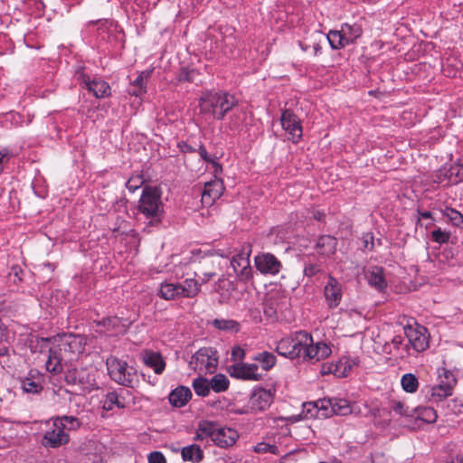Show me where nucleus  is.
<instances>
[{"mask_svg": "<svg viewBox=\"0 0 463 463\" xmlns=\"http://www.w3.org/2000/svg\"><path fill=\"white\" fill-rule=\"evenodd\" d=\"M255 360L259 361L261 364L262 368L266 371L272 368L276 364L275 355L269 352L260 354L255 357Z\"/></svg>", "mask_w": 463, "mask_h": 463, "instance_id": "46", "label": "nucleus"}, {"mask_svg": "<svg viewBox=\"0 0 463 463\" xmlns=\"http://www.w3.org/2000/svg\"><path fill=\"white\" fill-rule=\"evenodd\" d=\"M273 398L274 393L271 390L256 389L250 398V408L257 411H265L273 402Z\"/></svg>", "mask_w": 463, "mask_h": 463, "instance_id": "13", "label": "nucleus"}, {"mask_svg": "<svg viewBox=\"0 0 463 463\" xmlns=\"http://www.w3.org/2000/svg\"><path fill=\"white\" fill-rule=\"evenodd\" d=\"M431 239L439 244L449 242L450 239V232L442 231L439 227L431 232Z\"/></svg>", "mask_w": 463, "mask_h": 463, "instance_id": "48", "label": "nucleus"}, {"mask_svg": "<svg viewBox=\"0 0 463 463\" xmlns=\"http://www.w3.org/2000/svg\"><path fill=\"white\" fill-rule=\"evenodd\" d=\"M414 416L427 423H433L438 418L436 411L431 407L414 408L413 417Z\"/></svg>", "mask_w": 463, "mask_h": 463, "instance_id": "30", "label": "nucleus"}, {"mask_svg": "<svg viewBox=\"0 0 463 463\" xmlns=\"http://www.w3.org/2000/svg\"><path fill=\"white\" fill-rule=\"evenodd\" d=\"M369 284L379 291H383L387 287V282L383 276V269L380 267H374L367 276Z\"/></svg>", "mask_w": 463, "mask_h": 463, "instance_id": "22", "label": "nucleus"}, {"mask_svg": "<svg viewBox=\"0 0 463 463\" xmlns=\"http://www.w3.org/2000/svg\"><path fill=\"white\" fill-rule=\"evenodd\" d=\"M454 388H449L445 383L439 382V384L431 388L430 397L434 402H440L452 395Z\"/></svg>", "mask_w": 463, "mask_h": 463, "instance_id": "31", "label": "nucleus"}, {"mask_svg": "<svg viewBox=\"0 0 463 463\" xmlns=\"http://www.w3.org/2000/svg\"><path fill=\"white\" fill-rule=\"evenodd\" d=\"M324 294L326 301L330 308L336 307L342 299V285L332 276L325 286Z\"/></svg>", "mask_w": 463, "mask_h": 463, "instance_id": "12", "label": "nucleus"}, {"mask_svg": "<svg viewBox=\"0 0 463 463\" xmlns=\"http://www.w3.org/2000/svg\"><path fill=\"white\" fill-rule=\"evenodd\" d=\"M402 389L407 392H415L419 387L417 377L412 373H406L402 377L401 381Z\"/></svg>", "mask_w": 463, "mask_h": 463, "instance_id": "39", "label": "nucleus"}, {"mask_svg": "<svg viewBox=\"0 0 463 463\" xmlns=\"http://www.w3.org/2000/svg\"><path fill=\"white\" fill-rule=\"evenodd\" d=\"M143 362L146 365L153 368L156 374H160L165 368V362L159 353L153 351H145L143 354Z\"/></svg>", "mask_w": 463, "mask_h": 463, "instance_id": "20", "label": "nucleus"}, {"mask_svg": "<svg viewBox=\"0 0 463 463\" xmlns=\"http://www.w3.org/2000/svg\"><path fill=\"white\" fill-rule=\"evenodd\" d=\"M245 119V113L243 111H240L239 113H235L231 117L230 122L228 123V128L232 133L240 132L242 128V122Z\"/></svg>", "mask_w": 463, "mask_h": 463, "instance_id": "45", "label": "nucleus"}, {"mask_svg": "<svg viewBox=\"0 0 463 463\" xmlns=\"http://www.w3.org/2000/svg\"><path fill=\"white\" fill-rule=\"evenodd\" d=\"M303 360L319 361L329 356L331 354L330 347L324 343L309 344L303 348Z\"/></svg>", "mask_w": 463, "mask_h": 463, "instance_id": "15", "label": "nucleus"}, {"mask_svg": "<svg viewBox=\"0 0 463 463\" xmlns=\"http://www.w3.org/2000/svg\"><path fill=\"white\" fill-rule=\"evenodd\" d=\"M264 313L269 316V317H273L276 315V310L275 308L272 307V303L271 304H267L265 308H264Z\"/></svg>", "mask_w": 463, "mask_h": 463, "instance_id": "64", "label": "nucleus"}, {"mask_svg": "<svg viewBox=\"0 0 463 463\" xmlns=\"http://www.w3.org/2000/svg\"><path fill=\"white\" fill-rule=\"evenodd\" d=\"M257 370L255 364H238L230 368V374L238 379L259 381L261 375L256 373Z\"/></svg>", "mask_w": 463, "mask_h": 463, "instance_id": "14", "label": "nucleus"}, {"mask_svg": "<svg viewBox=\"0 0 463 463\" xmlns=\"http://www.w3.org/2000/svg\"><path fill=\"white\" fill-rule=\"evenodd\" d=\"M250 250L249 248L247 249V250L243 249L241 252L232 257L231 260V265L235 272L239 271L241 269H242V267L248 266V264L250 263Z\"/></svg>", "mask_w": 463, "mask_h": 463, "instance_id": "32", "label": "nucleus"}, {"mask_svg": "<svg viewBox=\"0 0 463 463\" xmlns=\"http://www.w3.org/2000/svg\"><path fill=\"white\" fill-rule=\"evenodd\" d=\"M337 247V241L335 237L330 235H322L318 238L316 245L317 252L321 255L330 256L333 255Z\"/></svg>", "mask_w": 463, "mask_h": 463, "instance_id": "21", "label": "nucleus"}, {"mask_svg": "<svg viewBox=\"0 0 463 463\" xmlns=\"http://www.w3.org/2000/svg\"><path fill=\"white\" fill-rule=\"evenodd\" d=\"M190 364L195 370L212 373L218 364L217 351L213 347H202L192 356Z\"/></svg>", "mask_w": 463, "mask_h": 463, "instance_id": "6", "label": "nucleus"}, {"mask_svg": "<svg viewBox=\"0 0 463 463\" xmlns=\"http://www.w3.org/2000/svg\"><path fill=\"white\" fill-rule=\"evenodd\" d=\"M319 36L322 39H326L330 46L334 50L341 49L347 45L345 43L342 29L340 31H330L326 36H324L322 34H319Z\"/></svg>", "mask_w": 463, "mask_h": 463, "instance_id": "26", "label": "nucleus"}, {"mask_svg": "<svg viewBox=\"0 0 463 463\" xmlns=\"http://www.w3.org/2000/svg\"><path fill=\"white\" fill-rule=\"evenodd\" d=\"M21 387L24 392L39 393L43 390L42 384L33 377H25L21 380Z\"/></svg>", "mask_w": 463, "mask_h": 463, "instance_id": "37", "label": "nucleus"}, {"mask_svg": "<svg viewBox=\"0 0 463 463\" xmlns=\"http://www.w3.org/2000/svg\"><path fill=\"white\" fill-rule=\"evenodd\" d=\"M239 438L238 432L231 428H221L219 426L214 439V444L220 448L232 447Z\"/></svg>", "mask_w": 463, "mask_h": 463, "instance_id": "17", "label": "nucleus"}, {"mask_svg": "<svg viewBox=\"0 0 463 463\" xmlns=\"http://www.w3.org/2000/svg\"><path fill=\"white\" fill-rule=\"evenodd\" d=\"M341 29L347 45L354 43L362 35V28L358 24H344Z\"/></svg>", "mask_w": 463, "mask_h": 463, "instance_id": "27", "label": "nucleus"}, {"mask_svg": "<svg viewBox=\"0 0 463 463\" xmlns=\"http://www.w3.org/2000/svg\"><path fill=\"white\" fill-rule=\"evenodd\" d=\"M303 413L306 418H320L316 402L304 403Z\"/></svg>", "mask_w": 463, "mask_h": 463, "instance_id": "49", "label": "nucleus"}, {"mask_svg": "<svg viewBox=\"0 0 463 463\" xmlns=\"http://www.w3.org/2000/svg\"><path fill=\"white\" fill-rule=\"evenodd\" d=\"M236 274L241 280L245 282L249 281L252 278V269L250 263L247 267H242V269L237 271Z\"/></svg>", "mask_w": 463, "mask_h": 463, "instance_id": "53", "label": "nucleus"}, {"mask_svg": "<svg viewBox=\"0 0 463 463\" xmlns=\"http://www.w3.org/2000/svg\"><path fill=\"white\" fill-rule=\"evenodd\" d=\"M64 380L68 385L76 386L80 391H90L92 378L86 368H68Z\"/></svg>", "mask_w": 463, "mask_h": 463, "instance_id": "7", "label": "nucleus"}, {"mask_svg": "<svg viewBox=\"0 0 463 463\" xmlns=\"http://www.w3.org/2000/svg\"><path fill=\"white\" fill-rule=\"evenodd\" d=\"M351 368V364H347V363L340 361L338 364H334V374L337 377H345L348 375Z\"/></svg>", "mask_w": 463, "mask_h": 463, "instance_id": "50", "label": "nucleus"}, {"mask_svg": "<svg viewBox=\"0 0 463 463\" xmlns=\"http://www.w3.org/2000/svg\"><path fill=\"white\" fill-rule=\"evenodd\" d=\"M402 343H403V338L401 335H395L392 339V342H391V344L393 345V347L396 348L397 350L400 348V346L402 345Z\"/></svg>", "mask_w": 463, "mask_h": 463, "instance_id": "63", "label": "nucleus"}, {"mask_svg": "<svg viewBox=\"0 0 463 463\" xmlns=\"http://www.w3.org/2000/svg\"><path fill=\"white\" fill-rule=\"evenodd\" d=\"M238 101L234 96L227 92H206L200 98L199 109L201 113H212L218 120H222Z\"/></svg>", "mask_w": 463, "mask_h": 463, "instance_id": "2", "label": "nucleus"}, {"mask_svg": "<svg viewBox=\"0 0 463 463\" xmlns=\"http://www.w3.org/2000/svg\"><path fill=\"white\" fill-rule=\"evenodd\" d=\"M193 388L197 395L205 397L210 392L211 385L206 378L198 377L194 380Z\"/></svg>", "mask_w": 463, "mask_h": 463, "instance_id": "36", "label": "nucleus"}, {"mask_svg": "<svg viewBox=\"0 0 463 463\" xmlns=\"http://www.w3.org/2000/svg\"><path fill=\"white\" fill-rule=\"evenodd\" d=\"M222 190L223 185L221 180H214L206 183L202 193V202L203 203L212 204L222 195Z\"/></svg>", "mask_w": 463, "mask_h": 463, "instance_id": "18", "label": "nucleus"}, {"mask_svg": "<svg viewBox=\"0 0 463 463\" xmlns=\"http://www.w3.org/2000/svg\"><path fill=\"white\" fill-rule=\"evenodd\" d=\"M282 128L289 135V139L294 143H298L302 137V127L298 117L290 110L286 109L281 115Z\"/></svg>", "mask_w": 463, "mask_h": 463, "instance_id": "11", "label": "nucleus"}, {"mask_svg": "<svg viewBox=\"0 0 463 463\" xmlns=\"http://www.w3.org/2000/svg\"><path fill=\"white\" fill-rule=\"evenodd\" d=\"M60 343L57 348H50V355L46 361V369L52 373H60L64 365L76 360L87 345L86 338L80 335H58Z\"/></svg>", "mask_w": 463, "mask_h": 463, "instance_id": "1", "label": "nucleus"}, {"mask_svg": "<svg viewBox=\"0 0 463 463\" xmlns=\"http://www.w3.org/2000/svg\"><path fill=\"white\" fill-rule=\"evenodd\" d=\"M181 298H193L200 290L199 284L195 279H185L183 284L179 283Z\"/></svg>", "mask_w": 463, "mask_h": 463, "instance_id": "28", "label": "nucleus"}, {"mask_svg": "<svg viewBox=\"0 0 463 463\" xmlns=\"http://www.w3.org/2000/svg\"><path fill=\"white\" fill-rule=\"evenodd\" d=\"M98 325L104 326L107 330H117L118 332H125L126 328L121 324V319L117 317H106L100 320Z\"/></svg>", "mask_w": 463, "mask_h": 463, "instance_id": "38", "label": "nucleus"}, {"mask_svg": "<svg viewBox=\"0 0 463 463\" xmlns=\"http://www.w3.org/2000/svg\"><path fill=\"white\" fill-rule=\"evenodd\" d=\"M182 458L184 461L199 463L203 458V452L198 445L193 444L183 448Z\"/></svg>", "mask_w": 463, "mask_h": 463, "instance_id": "24", "label": "nucleus"}, {"mask_svg": "<svg viewBox=\"0 0 463 463\" xmlns=\"http://www.w3.org/2000/svg\"><path fill=\"white\" fill-rule=\"evenodd\" d=\"M312 344V336L307 332H297L293 336L281 339L277 345V353L284 357L295 359L302 357L303 348Z\"/></svg>", "mask_w": 463, "mask_h": 463, "instance_id": "4", "label": "nucleus"}, {"mask_svg": "<svg viewBox=\"0 0 463 463\" xmlns=\"http://www.w3.org/2000/svg\"><path fill=\"white\" fill-rule=\"evenodd\" d=\"M256 269L264 275H277L281 268V262L271 253H260L255 259Z\"/></svg>", "mask_w": 463, "mask_h": 463, "instance_id": "10", "label": "nucleus"}, {"mask_svg": "<svg viewBox=\"0 0 463 463\" xmlns=\"http://www.w3.org/2000/svg\"><path fill=\"white\" fill-rule=\"evenodd\" d=\"M192 398V392L188 387L179 386L169 394V402L176 408L184 407Z\"/></svg>", "mask_w": 463, "mask_h": 463, "instance_id": "19", "label": "nucleus"}, {"mask_svg": "<svg viewBox=\"0 0 463 463\" xmlns=\"http://www.w3.org/2000/svg\"><path fill=\"white\" fill-rule=\"evenodd\" d=\"M106 365L112 380L124 386H133V375L136 373L133 367H128L126 362L115 356L107 358Z\"/></svg>", "mask_w": 463, "mask_h": 463, "instance_id": "5", "label": "nucleus"}, {"mask_svg": "<svg viewBox=\"0 0 463 463\" xmlns=\"http://www.w3.org/2000/svg\"><path fill=\"white\" fill-rule=\"evenodd\" d=\"M320 271L317 264H307L304 269V274L307 277H313Z\"/></svg>", "mask_w": 463, "mask_h": 463, "instance_id": "56", "label": "nucleus"}, {"mask_svg": "<svg viewBox=\"0 0 463 463\" xmlns=\"http://www.w3.org/2000/svg\"><path fill=\"white\" fill-rule=\"evenodd\" d=\"M198 75L197 71L194 70H189L187 68L182 69L178 80L180 81H188L193 82L195 80V77Z\"/></svg>", "mask_w": 463, "mask_h": 463, "instance_id": "51", "label": "nucleus"}, {"mask_svg": "<svg viewBox=\"0 0 463 463\" xmlns=\"http://www.w3.org/2000/svg\"><path fill=\"white\" fill-rule=\"evenodd\" d=\"M390 409L401 416L413 417V409L409 410V408L405 407L404 403L402 402L392 401L390 402Z\"/></svg>", "mask_w": 463, "mask_h": 463, "instance_id": "47", "label": "nucleus"}, {"mask_svg": "<svg viewBox=\"0 0 463 463\" xmlns=\"http://www.w3.org/2000/svg\"><path fill=\"white\" fill-rule=\"evenodd\" d=\"M57 342V336L49 338V337H41L35 340L33 344L32 342L31 348L33 349L34 352L39 351L43 353L44 351H48L50 353V348H57V346H51V344H54Z\"/></svg>", "mask_w": 463, "mask_h": 463, "instance_id": "34", "label": "nucleus"}, {"mask_svg": "<svg viewBox=\"0 0 463 463\" xmlns=\"http://www.w3.org/2000/svg\"><path fill=\"white\" fill-rule=\"evenodd\" d=\"M213 325L220 330H228L238 332L240 330V324L231 319H214Z\"/></svg>", "mask_w": 463, "mask_h": 463, "instance_id": "44", "label": "nucleus"}, {"mask_svg": "<svg viewBox=\"0 0 463 463\" xmlns=\"http://www.w3.org/2000/svg\"><path fill=\"white\" fill-rule=\"evenodd\" d=\"M198 153L203 160H204L207 163L213 162V159L212 156H209L206 148L204 146L201 145L198 149Z\"/></svg>", "mask_w": 463, "mask_h": 463, "instance_id": "59", "label": "nucleus"}, {"mask_svg": "<svg viewBox=\"0 0 463 463\" xmlns=\"http://www.w3.org/2000/svg\"><path fill=\"white\" fill-rule=\"evenodd\" d=\"M439 382L445 383L449 388H454L457 385L458 380L453 373L446 368L439 369Z\"/></svg>", "mask_w": 463, "mask_h": 463, "instance_id": "43", "label": "nucleus"}, {"mask_svg": "<svg viewBox=\"0 0 463 463\" xmlns=\"http://www.w3.org/2000/svg\"><path fill=\"white\" fill-rule=\"evenodd\" d=\"M178 146H179V148L181 149V151L183 153H194V152H195V149L192 146H190L189 144H187L186 142H184V141L180 142L178 144Z\"/></svg>", "mask_w": 463, "mask_h": 463, "instance_id": "61", "label": "nucleus"}, {"mask_svg": "<svg viewBox=\"0 0 463 463\" xmlns=\"http://www.w3.org/2000/svg\"><path fill=\"white\" fill-rule=\"evenodd\" d=\"M60 425L61 423L65 424V428L69 426L70 429H78L80 426V421L78 418L73 416H63L60 420H57Z\"/></svg>", "mask_w": 463, "mask_h": 463, "instance_id": "52", "label": "nucleus"}, {"mask_svg": "<svg viewBox=\"0 0 463 463\" xmlns=\"http://www.w3.org/2000/svg\"><path fill=\"white\" fill-rule=\"evenodd\" d=\"M115 406L118 408L125 407L123 402L118 399L117 392H110L106 395L102 407L106 411H111Z\"/></svg>", "mask_w": 463, "mask_h": 463, "instance_id": "41", "label": "nucleus"}, {"mask_svg": "<svg viewBox=\"0 0 463 463\" xmlns=\"http://www.w3.org/2000/svg\"><path fill=\"white\" fill-rule=\"evenodd\" d=\"M65 424L60 425L58 421H54L53 428L45 432L42 444L45 448H58L67 444L70 440L69 434L65 432Z\"/></svg>", "mask_w": 463, "mask_h": 463, "instance_id": "8", "label": "nucleus"}, {"mask_svg": "<svg viewBox=\"0 0 463 463\" xmlns=\"http://www.w3.org/2000/svg\"><path fill=\"white\" fill-rule=\"evenodd\" d=\"M449 172L450 176L455 175L458 181H463V163L451 166Z\"/></svg>", "mask_w": 463, "mask_h": 463, "instance_id": "55", "label": "nucleus"}, {"mask_svg": "<svg viewBox=\"0 0 463 463\" xmlns=\"http://www.w3.org/2000/svg\"><path fill=\"white\" fill-rule=\"evenodd\" d=\"M81 82L98 99L107 97L110 93V88L104 80H90L89 76L82 75Z\"/></svg>", "mask_w": 463, "mask_h": 463, "instance_id": "16", "label": "nucleus"}, {"mask_svg": "<svg viewBox=\"0 0 463 463\" xmlns=\"http://www.w3.org/2000/svg\"><path fill=\"white\" fill-rule=\"evenodd\" d=\"M211 389H213L215 392H222L226 391L229 388V380L228 378L222 374L218 373L214 375L210 381Z\"/></svg>", "mask_w": 463, "mask_h": 463, "instance_id": "35", "label": "nucleus"}, {"mask_svg": "<svg viewBox=\"0 0 463 463\" xmlns=\"http://www.w3.org/2000/svg\"><path fill=\"white\" fill-rule=\"evenodd\" d=\"M137 209L146 218L151 219L150 223L158 222L163 213V203L159 191L155 187H145Z\"/></svg>", "mask_w": 463, "mask_h": 463, "instance_id": "3", "label": "nucleus"}, {"mask_svg": "<svg viewBox=\"0 0 463 463\" xmlns=\"http://www.w3.org/2000/svg\"><path fill=\"white\" fill-rule=\"evenodd\" d=\"M443 216L449 219V221L457 227H462L463 228V214L460 213L458 211L447 207L442 212Z\"/></svg>", "mask_w": 463, "mask_h": 463, "instance_id": "40", "label": "nucleus"}, {"mask_svg": "<svg viewBox=\"0 0 463 463\" xmlns=\"http://www.w3.org/2000/svg\"><path fill=\"white\" fill-rule=\"evenodd\" d=\"M363 239L364 248L372 250L374 247L373 236L371 233H366Z\"/></svg>", "mask_w": 463, "mask_h": 463, "instance_id": "58", "label": "nucleus"}, {"mask_svg": "<svg viewBox=\"0 0 463 463\" xmlns=\"http://www.w3.org/2000/svg\"><path fill=\"white\" fill-rule=\"evenodd\" d=\"M333 404H332V415H341V416H346L348 414H351L353 412V406L345 399H332Z\"/></svg>", "mask_w": 463, "mask_h": 463, "instance_id": "29", "label": "nucleus"}, {"mask_svg": "<svg viewBox=\"0 0 463 463\" xmlns=\"http://www.w3.org/2000/svg\"><path fill=\"white\" fill-rule=\"evenodd\" d=\"M153 70L143 71L138 77L133 81V90H129L131 95L137 97L146 92V85L152 74Z\"/></svg>", "mask_w": 463, "mask_h": 463, "instance_id": "23", "label": "nucleus"}, {"mask_svg": "<svg viewBox=\"0 0 463 463\" xmlns=\"http://www.w3.org/2000/svg\"><path fill=\"white\" fill-rule=\"evenodd\" d=\"M316 403L317 404L320 418H328L332 416V399H320L316 401Z\"/></svg>", "mask_w": 463, "mask_h": 463, "instance_id": "42", "label": "nucleus"}, {"mask_svg": "<svg viewBox=\"0 0 463 463\" xmlns=\"http://www.w3.org/2000/svg\"><path fill=\"white\" fill-rule=\"evenodd\" d=\"M179 283H163L160 286L158 295L166 300L181 298Z\"/></svg>", "mask_w": 463, "mask_h": 463, "instance_id": "25", "label": "nucleus"}, {"mask_svg": "<svg viewBox=\"0 0 463 463\" xmlns=\"http://www.w3.org/2000/svg\"><path fill=\"white\" fill-rule=\"evenodd\" d=\"M403 329L409 344L416 352H422L428 348L429 341L425 335L426 328L424 326H417L414 327L407 325Z\"/></svg>", "mask_w": 463, "mask_h": 463, "instance_id": "9", "label": "nucleus"}, {"mask_svg": "<svg viewBox=\"0 0 463 463\" xmlns=\"http://www.w3.org/2000/svg\"><path fill=\"white\" fill-rule=\"evenodd\" d=\"M451 176L449 175V170H445V174L443 175V170H440L438 174H436L434 177L435 183H442L444 180H449Z\"/></svg>", "mask_w": 463, "mask_h": 463, "instance_id": "60", "label": "nucleus"}, {"mask_svg": "<svg viewBox=\"0 0 463 463\" xmlns=\"http://www.w3.org/2000/svg\"><path fill=\"white\" fill-rule=\"evenodd\" d=\"M271 448H273V447L267 443L261 442L256 446L255 451H257V452L271 451Z\"/></svg>", "mask_w": 463, "mask_h": 463, "instance_id": "62", "label": "nucleus"}, {"mask_svg": "<svg viewBox=\"0 0 463 463\" xmlns=\"http://www.w3.org/2000/svg\"><path fill=\"white\" fill-rule=\"evenodd\" d=\"M148 463H166V460L161 452L154 451L148 455Z\"/></svg>", "mask_w": 463, "mask_h": 463, "instance_id": "54", "label": "nucleus"}, {"mask_svg": "<svg viewBox=\"0 0 463 463\" xmlns=\"http://www.w3.org/2000/svg\"><path fill=\"white\" fill-rule=\"evenodd\" d=\"M199 430L201 431V435H203L205 438H211L212 441H214L216 431L219 428V424L214 421L210 420H202L198 424Z\"/></svg>", "mask_w": 463, "mask_h": 463, "instance_id": "33", "label": "nucleus"}, {"mask_svg": "<svg viewBox=\"0 0 463 463\" xmlns=\"http://www.w3.org/2000/svg\"><path fill=\"white\" fill-rule=\"evenodd\" d=\"M245 356L244 350L240 346H235L232 351V359L233 361L242 360Z\"/></svg>", "mask_w": 463, "mask_h": 463, "instance_id": "57", "label": "nucleus"}]
</instances>
